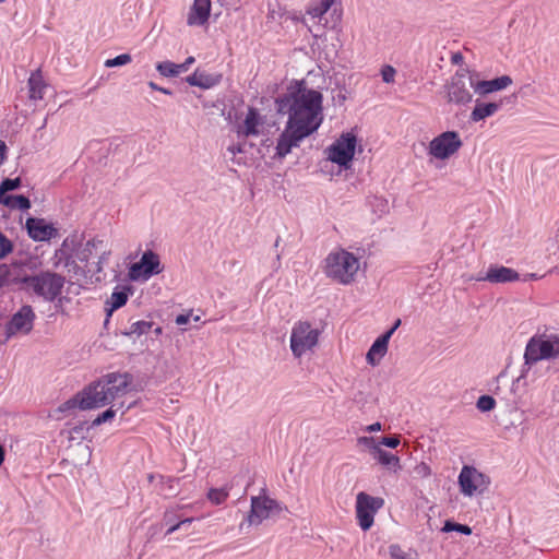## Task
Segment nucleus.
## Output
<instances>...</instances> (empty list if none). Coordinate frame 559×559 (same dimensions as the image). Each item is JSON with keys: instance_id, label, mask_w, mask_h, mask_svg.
<instances>
[{"instance_id": "nucleus-55", "label": "nucleus", "mask_w": 559, "mask_h": 559, "mask_svg": "<svg viewBox=\"0 0 559 559\" xmlns=\"http://www.w3.org/2000/svg\"><path fill=\"white\" fill-rule=\"evenodd\" d=\"M176 70H177V75H179L180 73L182 72H186L188 71L189 69L186 67V64L182 62V63H176Z\"/></svg>"}, {"instance_id": "nucleus-39", "label": "nucleus", "mask_w": 559, "mask_h": 559, "mask_svg": "<svg viewBox=\"0 0 559 559\" xmlns=\"http://www.w3.org/2000/svg\"><path fill=\"white\" fill-rule=\"evenodd\" d=\"M476 406L480 412H489L495 408L496 401L489 395H481L478 397Z\"/></svg>"}, {"instance_id": "nucleus-59", "label": "nucleus", "mask_w": 559, "mask_h": 559, "mask_svg": "<svg viewBox=\"0 0 559 559\" xmlns=\"http://www.w3.org/2000/svg\"><path fill=\"white\" fill-rule=\"evenodd\" d=\"M3 461H4V449L0 444V466L2 465Z\"/></svg>"}, {"instance_id": "nucleus-6", "label": "nucleus", "mask_w": 559, "mask_h": 559, "mask_svg": "<svg viewBox=\"0 0 559 559\" xmlns=\"http://www.w3.org/2000/svg\"><path fill=\"white\" fill-rule=\"evenodd\" d=\"M283 511L282 504L266 496L265 489L259 496H252L250 499V511L246 519L240 523V530L247 526H258L264 520L269 519L272 513H281Z\"/></svg>"}, {"instance_id": "nucleus-45", "label": "nucleus", "mask_w": 559, "mask_h": 559, "mask_svg": "<svg viewBox=\"0 0 559 559\" xmlns=\"http://www.w3.org/2000/svg\"><path fill=\"white\" fill-rule=\"evenodd\" d=\"M379 443L384 447L394 449L400 444V439L396 436L382 437Z\"/></svg>"}, {"instance_id": "nucleus-43", "label": "nucleus", "mask_w": 559, "mask_h": 559, "mask_svg": "<svg viewBox=\"0 0 559 559\" xmlns=\"http://www.w3.org/2000/svg\"><path fill=\"white\" fill-rule=\"evenodd\" d=\"M13 250L12 242L0 231V259L7 257Z\"/></svg>"}, {"instance_id": "nucleus-54", "label": "nucleus", "mask_w": 559, "mask_h": 559, "mask_svg": "<svg viewBox=\"0 0 559 559\" xmlns=\"http://www.w3.org/2000/svg\"><path fill=\"white\" fill-rule=\"evenodd\" d=\"M367 431L369 432H374V431H379L381 430V424L380 423H374L372 425H369L367 428H366Z\"/></svg>"}, {"instance_id": "nucleus-10", "label": "nucleus", "mask_w": 559, "mask_h": 559, "mask_svg": "<svg viewBox=\"0 0 559 559\" xmlns=\"http://www.w3.org/2000/svg\"><path fill=\"white\" fill-rule=\"evenodd\" d=\"M384 506V499L364 491L356 496V519L362 531H368L374 522V515Z\"/></svg>"}, {"instance_id": "nucleus-28", "label": "nucleus", "mask_w": 559, "mask_h": 559, "mask_svg": "<svg viewBox=\"0 0 559 559\" xmlns=\"http://www.w3.org/2000/svg\"><path fill=\"white\" fill-rule=\"evenodd\" d=\"M0 204H3L12 210L19 209L26 211L31 209V201L24 195H7L0 200Z\"/></svg>"}, {"instance_id": "nucleus-49", "label": "nucleus", "mask_w": 559, "mask_h": 559, "mask_svg": "<svg viewBox=\"0 0 559 559\" xmlns=\"http://www.w3.org/2000/svg\"><path fill=\"white\" fill-rule=\"evenodd\" d=\"M148 86H150L152 90H154V91H158V92H160V93H163V94H166V95H171V94H173V92H171L170 90L165 88V87H160V86H158V85H157L156 83H154V82H148Z\"/></svg>"}, {"instance_id": "nucleus-12", "label": "nucleus", "mask_w": 559, "mask_h": 559, "mask_svg": "<svg viewBox=\"0 0 559 559\" xmlns=\"http://www.w3.org/2000/svg\"><path fill=\"white\" fill-rule=\"evenodd\" d=\"M162 271L163 267L158 254L152 250H146L140 261L131 264L129 267V277L131 281H147Z\"/></svg>"}, {"instance_id": "nucleus-11", "label": "nucleus", "mask_w": 559, "mask_h": 559, "mask_svg": "<svg viewBox=\"0 0 559 559\" xmlns=\"http://www.w3.org/2000/svg\"><path fill=\"white\" fill-rule=\"evenodd\" d=\"M356 143L357 140L354 134H342L326 148L328 158L344 168H348L355 154Z\"/></svg>"}, {"instance_id": "nucleus-41", "label": "nucleus", "mask_w": 559, "mask_h": 559, "mask_svg": "<svg viewBox=\"0 0 559 559\" xmlns=\"http://www.w3.org/2000/svg\"><path fill=\"white\" fill-rule=\"evenodd\" d=\"M547 341L551 347V357L552 359L559 358V334L558 333H547Z\"/></svg>"}, {"instance_id": "nucleus-40", "label": "nucleus", "mask_w": 559, "mask_h": 559, "mask_svg": "<svg viewBox=\"0 0 559 559\" xmlns=\"http://www.w3.org/2000/svg\"><path fill=\"white\" fill-rule=\"evenodd\" d=\"M389 556L390 559H411V555L403 550L397 544L389 546Z\"/></svg>"}, {"instance_id": "nucleus-13", "label": "nucleus", "mask_w": 559, "mask_h": 559, "mask_svg": "<svg viewBox=\"0 0 559 559\" xmlns=\"http://www.w3.org/2000/svg\"><path fill=\"white\" fill-rule=\"evenodd\" d=\"M460 135L455 131H445L429 143V154L438 159H447L462 146Z\"/></svg>"}, {"instance_id": "nucleus-24", "label": "nucleus", "mask_w": 559, "mask_h": 559, "mask_svg": "<svg viewBox=\"0 0 559 559\" xmlns=\"http://www.w3.org/2000/svg\"><path fill=\"white\" fill-rule=\"evenodd\" d=\"M390 341V334H382L379 336L367 353V361L371 366H376L388 352V344Z\"/></svg>"}, {"instance_id": "nucleus-8", "label": "nucleus", "mask_w": 559, "mask_h": 559, "mask_svg": "<svg viewBox=\"0 0 559 559\" xmlns=\"http://www.w3.org/2000/svg\"><path fill=\"white\" fill-rule=\"evenodd\" d=\"M457 483L460 491L465 497L485 493L490 485V478L476 467L464 465L459 474Z\"/></svg>"}, {"instance_id": "nucleus-44", "label": "nucleus", "mask_w": 559, "mask_h": 559, "mask_svg": "<svg viewBox=\"0 0 559 559\" xmlns=\"http://www.w3.org/2000/svg\"><path fill=\"white\" fill-rule=\"evenodd\" d=\"M396 74V70L392 66H383L381 69V76L383 82L393 83Z\"/></svg>"}, {"instance_id": "nucleus-26", "label": "nucleus", "mask_w": 559, "mask_h": 559, "mask_svg": "<svg viewBox=\"0 0 559 559\" xmlns=\"http://www.w3.org/2000/svg\"><path fill=\"white\" fill-rule=\"evenodd\" d=\"M501 107L500 103H481L476 100L475 107L471 112L469 119L473 122L485 120L493 116Z\"/></svg>"}, {"instance_id": "nucleus-35", "label": "nucleus", "mask_w": 559, "mask_h": 559, "mask_svg": "<svg viewBox=\"0 0 559 559\" xmlns=\"http://www.w3.org/2000/svg\"><path fill=\"white\" fill-rule=\"evenodd\" d=\"M22 185V181H21V178H14V179H11V178H7L4 180H2V182L0 183V200L3 199L5 195L7 192L9 191H13V190H16L21 187Z\"/></svg>"}, {"instance_id": "nucleus-60", "label": "nucleus", "mask_w": 559, "mask_h": 559, "mask_svg": "<svg viewBox=\"0 0 559 559\" xmlns=\"http://www.w3.org/2000/svg\"><path fill=\"white\" fill-rule=\"evenodd\" d=\"M280 260H281V255H280V254H277V255H276V266H275V269H276V270H277V269L280 267V265H281Z\"/></svg>"}, {"instance_id": "nucleus-14", "label": "nucleus", "mask_w": 559, "mask_h": 559, "mask_svg": "<svg viewBox=\"0 0 559 559\" xmlns=\"http://www.w3.org/2000/svg\"><path fill=\"white\" fill-rule=\"evenodd\" d=\"M35 318V312L31 306H22L5 325L7 340L17 333L28 334L33 330Z\"/></svg>"}, {"instance_id": "nucleus-19", "label": "nucleus", "mask_w": 559, "mask_h": 559, "mask_svg": "<svg viewBox=\"0 0 559 559\" xmlns=\"http://www.w3.org/2000/svg\"><path fill=\"white\" fill-rule=\"evenodd\" d=\"M74 240H69L66 238L59 249L55 251L53 258H52V266L58 269L61 265L68 269L69 272L72 270L76 272L79 266L76 265L75 259L72 254Z\"/></svg>"}, {"instance_id": "nucleus-51", "label": "nucleus", "mask_w": 559, "mask_h": 559, "mask_svg": "<svg viewBox=\"0 0 559 559\" xmlns=\"http://www.w3.org/2000/svg\"><path fill=\"white\" fill-rule=\"evenodd\" d=\"M7 158V145L3 141L0 140V166L4 163Z\"/></svg>"}, {"instance_id": "nucleus-9", "label": "nucleus", "mask_w": 559, "mask_h": 559, "mask_svg": "<svg viewBox=\"0 0 559 559\" xmlns=\"http://www.w3.org/2000/svg\"><path fill=\"white\" fill-rule=\"evenodd\" d=\"M318 340L319 331L313 329L309 322L299 321L295 323L290 334V349L294 356L300 358L317 346Z\"/></svg>"}, {"instance_id": "nucleus-15", "label": "nucleus", "mask_w": 559, "mask_h": 559, "mask_svg": "<svg viewBox=\"0 0 559 559\" xmlns=\"http://www.w3.org/2000/svg\"><path fill=\"white\" fill-rule=\"evenodd\" d=\"M309 136V131L302 132L300 128H293L286 123L284 131L277 139L275 147V157L284 158L294 147H298L300 142Z\"/></svg>"}, {"instance_id": "nucleus-16", "label": "nucleus", "mask_w": 559, "mask_h": 559, "mask_svg": "<svg viewBox=\"0 0 559 559\" xmlns=\"http://www.w3.org/2000/svg\"><path fill=\"white\" fill-rule=\"evenodd\" d=\"M512 84V79L509 75H501L492 80H479V73L472 71L471 87L479 96H486L490 93L498 92L507 88Z\"/></svg>"}, {"instance_id": "nucleus-20", "label": "nucleus", "mask_w": 559, "mask_h": 559, "mask_svg": "<svg viewBox=\"0 0 559 559\" xmlns=\"http://www.w3.org/2000/svg\"><path fill=\"white\" fill-rule=\"evenodd\" d=\"M263 122V118L259 110L254 107H249L243 122L238 126L237 133L238 135L246 138L258 136Z\"/></svg>"}, {"instance_id": "nucleus-4", "label": "nucleus", "mask_w": 559, "mask_h": 559, "mask_svg": "<svg viewBox=\"0 0 559 559\" xmlns=\"http://www.w3.org/2000/svg\"><path fill=\"white\" fill-rule=\"evenodd\" d=\"M360 267L359 258L345 249H335L324 259V274L342 285H349Z\"/></svg>"}, {"instance_id": "nucleus-7", "label": "nucleus", "mask_w": 559, "mask_h": 559, "mask_svg": "<svg viewBox=\"0 0 559 559\" xmlns=\"http://www.w3.org/2000/svg\"><path fill=\"white\" fill-rule=\"evenodd\" d=\"M471 74L469 69L462 67L444 84L448 103L464 106L473 100V94L467 87L471 86Z\"/></svg>"}, {"instance_id": "nucleus-2", "label": "nucleus", "mask_w": 559, "mask_h": 559, "mask_svg": "<svg viewBox=\"0 0 559 559\" xmlns=\"http://www.w3.org/2000/svg\"><path fill=\"white\" fill-rule=\"evenodd\" d=\"M132 377L128 372H110L90 383L81 392L68 400L62 411L100 408L127 394Z\"/></svg>"}, {"instance_id": "nucleus-29", "label": "nucleus", "mask_w": 559, "mask_h": 559, "mask_svg": "<svg viewBox=\"0 0 559 559\" xmlns=\"http://www.w3.org/2000/svg\"><path fill=\"white\" fill-rule=\"evenodd\" d=\"M231 486L226 485L222 488H211L207 492V499L214 506L223 504L229 497Z\"/></svg>"}, {"instance_id": "nucleus-33", "label": "nucleus", "mask_w": 559, "mask_h": 559, "mask_svg": "<svg viewBox=\"0 0 559 559\" xmlns=\"http://www.w3.org/2000/svg\"><path fill=\"white\" fill-rule=\"evenodd\" d=\"M164 520L166 521L167 524H170L169 528L166 531V535H170L178 531L180 527L185 526L186 522H193L194 518H187L178 521L177 523H173L175 520V515L170 512H166Z\"/></svg>"}, {"instance_id": "nucleus-50", "label": "nucleus", "mask_w": 559, "mask_h": 559, "mask_svg": "<svg viewBox=\"0 0 559 559\" xmlns=\"http://www.w3.org/2000/svg\"><path fill=\"white\" fill-rule=\"evenodd\" d=\"M464 61V57L461 52L452 53L451 56V63L452 64H462Z\"/></svg>"}, {"instance_id": "nucleus-47", "label": "nucleus", "mask_w": 559, "mask_h": 559, "mask_svg": "<svg viewBox=\"0 0 559 559\" xmlns=\"http://www.w3.org/2000/svg\"><path fill=\"white\" fill-rule=\"evenodd\" d=\"M190 318H191V314H190V313H182V314H178V316L176 317V323H177L178 325H185V324L189 323Z\"/></svg>"}, {"instance_id": "nucleus-62", "label": "nucleus", "mask_w": 559, "mask_h": 559, "mask_svg": "<svg viewBox=\"0 0 559 559\" xmlns=\"http://www.w3.org/2000/svg\"><path fill=\"white\" fill-rule=\"evenodd\" d=\"M278 243H280V238H277V239H276V241H275L274 246H275V247H277V246H278Z\"/></svg>"}, {"instance_id": "nucleus-1", "label": "nucleus", "mask_w": 559, "mask_h": 559, "mask_svg": "<svg viewBox=\"0 0 559 559\" xmlns=\"http://www.w3.org/2000/svg\"><path fill=\"white\" fill-rule=\"evenodd\" d=\"M322 94L314 90L298 88L276 99L280 114L288 115L287 124L300 128L309 135L322 123Z\"/></svg>"}, {"instance_id": "nucleus-61", "label": "nucleus", "mask_w": 559, "mask_h": 559, "mask_svg": "<svg viewBox=\"0 0 559 559\" xmlns=\"http://www.w3.org/2000/svg\"><path fill=\"white\" fill-rule=\"evenodd\" d=\"M155 333H156V334H160V333H162V328H160V326L156 328V329H155Z\"/></svg>"}, {"instance_id": "nucleus-38", "label": "nucleus", "mask_w": 559, "mask_h": 559, "mask_svg": "<svg viewBox=\"0 0 559 559\" xmlns=\"http://www.w3.org/2000/svg\"><path fill=\"white\" fill-rule=\"evenodd\" d=\"M443 531L444 532L455 531V532L462 533L464 535H471L472 534V528L468 525L460 524V523H454V522H451V521H447L444 523Z\"/></svg>"}, {"instance_id": "nucleus-31", "label": "nucleus", "mask_w": 559, "mask_h": 559, "mask_svg": "<svg viewBox=\"0 0 559 559\" xmlns=\"http://www.w3.org/2000/svg\"><path fill=\"white\" fill-rule=\"evenodd\" d=\"M340 1L341 0H321L319 4L311 7L308 13L313 17H321L331 9L333 4Z\"/></svg>"}, {"instance_id": "nucleus-58", "label": "nucleus", "mask_w": 559, "mask_h": 559, "mask_svg": "<svg viewBox=\"0 0 559 559\" xmlns=\"http://www.w3.org/2000/svg\"><path fill=\"white\" fill-rule=\"evenodd\" d=\"M194 61H195L194 57H188L183 63L189 69L191 67V64L194 63Z\"/></svg>"}, {"instance_id": "nucleus-30", "label": "nucleus", "mask_w": 559, "mask_h": 559, "mask_svg": "<svg viewBox=\"0 0 559 559\" xmlns=\"http://www.w3.org/2000/svg\"><path fill=\"white\" fill-rule=\"evenodd\" d=\"M153 326V322L152 321H144V320H140V321H136V322H133L129 330L127 332H124L123 334L124 335H136V336H141L143 334H146Z\"/></svg>"}, {"instance_id": "nucleus-17", "label": "nucleus", "mask_w": 559, "mask_h": 559, "mask_svg": "<svg viewBox=\"0 0 559 559\" xmlns=\"http://www.w3.org/2000/svg\"><path fill=\"white\" fill-rule=\"evenodd\" d=\"M25 226L28 236L35 241H48L58 235L57 228L44 218L28 217Z\"/></svg>"}, {"instance_id": "nucleus-21", "label": "nucleus", "mask_w": 559, "mask_h": 559, "mask_svg": "<svg viewBox=\"0 0 559 559\" xmlns=\"http://www.w3.org/2000/svg\"><path fill=\"white\" fill-rule=\"evenodd\" d=\"M222 79L223 75L221 73H207L197 69L192 74L186 78V82L191 86L209 90L218 85Z\"/></svg>"}, {"instance_id": "nucleus-32", "label": "nucleus", "mask_w": 559, "mask_h": 559, "mask_svg": "<svg viewBox=\"0 0 559 559\" xmlns=\"http://www.w3.org/2000/svg\"><path fill=\"white\" fill-rule=\"evenodd\" d=\"M128 300L127 293L122 290H115L110 296V308L108 309V316L111 314L114 310H117L126 305Z\"/></svg>"}, {"instance_id": "nucleus-56", "label": "nucleus", "mask_w": 559, "mask_h": 559, "mask_svg": "<svg viewBox=\"0 0 559 559\" xmlns=\"http://www.w3.org/2000/svg\"><path fill=\"white\" fill-rule=\"evenodd\" d=\"M537 278H538L537 274H535V273H527V274H525V276L522 280L524 282H526V281H530V280H537Z\"/></svg>"}, {"instance_id": "nucleus-5", "label": "nucleus", "mask_w": 559, "mask_h": 559, "mask_svg": "<svg viewBox=\"0 0 559 559\" xmlns=\"http://www.w3.org/2000/svg\"><path fill=\"white\" fill-rule=\"evenodd\" d=\"M551 347L547 341V332L534 334L526 343L523 359L524 362L521 367V372L518 381L528 377V373L534 365L542 360H552Z\"/></svg>"}, {"instance_id": "nucleus-36", "label": "nucleus", "mask_w": 559, "mask_h": 559, "mask_svg": "<svg viewBox=\"0 0 559 559\" xmlns=\"http://www.w3.org/2000/svg\"><path fill=\"white\" fill-rule=\"evenodd\" d=\"M158 73L165 78H175L177 75L176 63L171 61H162L156 64Z\"/></svg>"}, {"instance_id": "nucleus-25", "label": "nucleus", "mask_w": 559, "mask_h": 559, "mask_svg": "<svg viewBox=\"0 0 559 559\" xmlns=\"http://www.w3.org/2000/svg\"><path fill=\"white\" fill-rule=\"evenodd\" d=\"M27 85L28 95L32 100H40L44 98L47 84L45 83L40 69H37L31 73Z\"/></svg>"}, {"instance_id": "nucleus-42", "label": "nucleus", "mask_w": 559, "mask_h": 559, "mask_svg": "<svg viewBox=\"0 0 559 559\" xmlns=\"http://www.w3.org/2000/svg\"><path fill=\"white\" fill-rule=\"evenodd\" d=\"M114 405L106 409L105 412H103L102 414H99L92 423L93 426H99L110 419H112L116 415V409L112 408Z\"/></svg>"}, {"instance_id": "nucleus-57", "label": "nucleus", "mask_w": 559, "mask_h": 559, "mask_svg": "<svg viewBox=\"0 0 559 559\" xmlns=\"http://www.w3.org/2000/svg\"><path fill=\"white\" fill-rule=\"evenodd\" d=\"M174 483H175V479H174V478H170V477H168V478L165 480V484H166L167 488H168L169 490H171V491H173V489H174V486H173V484H174Z\"/></svg>"}, {"instance_id": "nucleus-27", "label": "nucleus", "mask_w": 559, "mask_h": 559, "mask_svg": "<svg viewBox=\"0 0 559 559\" xmlns=\"http://www.w3.org/2000/svg\"><path fill=\"white\" fill-rule=\"evenodd\" d=\"M103 245L102 240L91 239L86 241L80 249L76 250L74 259L79 260L82 263H87L90 258L93 255L94 251L98 248V246Z\"/></svg>"}, {"instance_id": "nucleus-22", "label": "nucleus", "mask_w": 559, "mask_h": 559, "mask_svg": "<svg viewBox=\"0 0 559 559\" xmlns=\"http://www.w3.org/2000/svg\"><path fill=\"white\" fill-rule=\"evenodd\" d=\"M358 443L370 447L373 450V452L376 453V455H377L376 457L380 464L388 466V467H392V468H394V471L401 468L400 457L388 452V451L382 450L379 445H373L372 444L373 438L360 437L358 439Z\"/></svg>"}, {"instance_id": "nucleus-23", "label": "nucleus", "mask_w": 559, "mask_h": 559, "mask_svg": "<svg viewBox=\"0 0 559 559\" xmlns=\"http://www.w3.org/2000/svg\"><path fill=\"white\" fill-rule=\"evenodd\" d=\"M211 12V0H194L188 14L189 25H203L207 22Z\"/></svg>"}, {"instance_id": "nucleus-46", "label": "nucleus", "mask_w": 559, "mask_h": 559, "mask_svg": "<svg viewBox=\"0 0 559 559\" xmlns=\"http://www.w3.org/2000/svg\"><path fill=\"white\" fill-rule=\"evenodd\" d=\"M415 473L420 477H428L431 475V469L428 464L421 462L415 466Z\"/></svg>"}, {"instance_id": "nucleus-48", "label": "nucleus", "mask_w": 559, "mask_h": 559, "mask_svg": "<svg viewBox=\"0 0 559 559\" xmlns=\"http://www.w3.org/2000/svg\"><path fill=\"white\" fill-rule=\"evenodd\" d=\"M110 254V252H106L104 251L102 253V255L99 257V260L97 262V269H96V272H100L103 270V264L107 262L108 260V255Z\"/></svg>"}, {"instance_id": "nucleus-18", "label": "nucleus", "mask_w": 559, "mask_h": 559, "mask_svg": "<svg viewBox=\"0 0 559 559\" xmlns=\"http://www.w3.org/2000/svg\"><path fill=\"white\" fill-rule=\"evenodd\" d=\"M520 280L521 276L515 270L497 264H491L485 275L476 277V281H485L491 284H506Z\"/></svg>"}, {"instance_id": "nucleus-3", "label": "nucleus", "mask_w": 559, "mask_h": 559, "mask_svg": "<svg viewBox=\"0 0 559 559\" xmlns=\"http://www.w3.org/2000/svg\"><path fill=\"white\" fill-rule=\"evenodd\" d=\"M13 284H20L21 289L33 293L46 301H53L62 292L64 277L52 272H41L34 276L21 275L16 271V276L12 278Z\"/></svg>"}, {"instance_id": "nucleus-37", "label": "nucleus", "mask_w": 559, "mask_h": 559, "mask_svg": "<svg viewBox=\"0 0 559 559\" xmlns=\"http://www.w3.org/2000/svg\"><path fill=\"white\" fill-rule=\"evenodd\" d=\"M132 61V57L129 53H121L112 59H107L105 61L106 68H114L128 64Z\"/></svg>"}, {"instance_id": "nucleus-53", "label": "nucleus", "mask_w": 559, "mask_h": 559, "mask_svg": "<svg viewBox=\"0 0 559 559\" xmlns=\"http://www.w3.org/2000/svg\"><path fill=\"white\" fill-rule=\"evenodd\" d=\"M400 325H401V319H396L394 324L392 325V328L389 331H386L384 334H390V337H391Z\"/></svg>"}, {"instance_id": "nucleus-34", "label": "nucleus", "mask_w": 559, "mask_h": 559, "mask_svg": "<svg viewBox=\"0 0 559 559\" xmlns=\"http://www.w3.org/2000/svg\"><path fill=\"white\" fill-rule=\"evenodd\" d=\"M16 271H22L21 267H9L7 264H0V288L5 283H12V278L16 276Z\"/></svg>"}, {"instance_id": "nucleus-52", "label": "nucleus", "mask_w": 559, "mask_h": 559, "mask_svg": "<svg viewBox=\"0 0 559 559\" xmlns=\"http://www.w3.org/2000/svg\"><path fill=\"white\" fill-rule=\"evenodd\" d=\"M228 152H230L233 155H236L238 153L242 152V146L240 144H233L228 146Z\"/></svg>"}, {"instance_id": "nucleus-63", "label": "nucleus", "mask_w": 559, "mask_h": 559, "mask_svg": "<svg viewBox=\"0 0 559 559\" xmlns=\"http://www.w3.org/2000/svg\"><path fill=\"white\" fill-rule=\"evenodd\" d=\"M200 320V317L199 316H195L194 317V321H199Z\"/></svg>"}, {"instance_id": "nucleus-64", "label": "nucleus", "mask_w": 559, "mask_h": 559, "mask_svg": "<svg viewBox=\"0 0 559 559\" xmlns=\"http://www.w3.org/2000/svg\"><path fill=\"white\" fill-rule=\"evenodd\" d=\"M5 0H0V3L4 2Z\"/></svg>"}]
</instances>
